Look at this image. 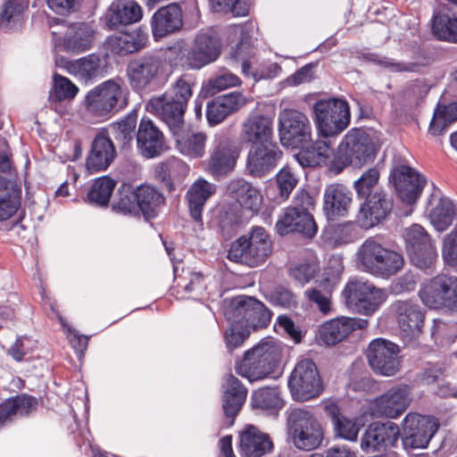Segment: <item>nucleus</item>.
Listing matches in <instances>:
<instances>
[{
    "label": "nucleus",
    "instance_id": "10",
    "mask_svg": "<svg viewBox=\"0 0 457 457\" xmlns=\"http://www.w3.org/2000/svg\"><path fill=\"white\" fill-rule=\"evenodd\" d=\"M419 295L430 309L457 312V277L436 276L422 285Z\"/></svg>",
    "mask_w": 457,
    "mask_h": 457
},
{
    "label": "nucleus",
    "instance_id": "43",
    "mask_svg": "<svg viewBox=\"0 0 457 457\" xmlns=\"http://www.w3.org/2000/svg\"><path fill=\"white\" fill-rule=\"evenodd\" d=\"M250 27L253 28L252 23L235 25L231 28L229 37H233L235 39L240 37V41L237 44L235 48L232 47L230 54L232 58L242 61V71L245 75H253L255 77V74L251 71V62L245 59L251 50Z\"/></svg>",
    "mask_w": 457,
    "mask_h": 457
},
{
    "label": "nucleus",
    "instance_id": "27",
    "mask_svg": "<svg viewBox=\"0 0 457 457\" xmlns=\"http://www.w3.org/2000/svg\"><path fill=\"white\" fill-rule=\"evenodd\" d=\"M391 177L399 197L407 204L416 202L426 185V179L406 165L397 167Z\"/></svg>",
    "mask_w": 457,
    "mask_h": 457
},
{
    "label": "nucleus",
    "instance_id": "54",
    "mask_svg": "<svg viewBox=\"0 0 457 457\" xmlns=\"http://www.w3.org/2000/svg\"><path fill=\"white\" fill-rule=\"evenodd\" d=\"M240 79L228 70H222L211 78L203 87L206 95L213 96L222 90L240 85Z\"/></svg>",
    "mask_w": 457,
    "mask_h": 457
},
{
    "label": "nucleus",
    "instance_id": "24",
    "mask_svg": "<svg viewBox=\"0 0 457 457\" xmlns=\"http://www.w3.org/2000/svg\"><path fill=\"white\" fill-rule=\"evenodd\" d=\"M394 308L402 340H416L421 333L424 322V312L421 307L414 301L405 300L397 301Z\"/></svg>",
    "mask_w": 457,
    "mask_h": 457
},
{
    "label": "nucleus",
    "instance_id": "50",
    "mask_svg": "<svg viewBox=\"0 0 457 457\" xmlns=\"http://www.w3.org/2000/svg\"><path fill=\"white\" fill-rule=\"evenodd\" d=\"M454 215L453 202L445 197L439 198L429 213L431 223L437 231H445L453 223Z\"/></svg>",
    "mask_w": 457,
    "mask_h": 457
},
{
    "label": "nucleus",
    "instance_id": "53",
    "mask_svg": "<svg viewBox=\"0 0 457 457\" xmlns=\"http://www.w3.org/2000/svg\"><path fill=\"white\" fill-rule=\"evenodd\" d=\"M79 87L68 78L54 73L49 98L53 102L71 101L79 93Z\"/></svg>",
    "mask_w": 457,
    "mask_h": 457
},
{
    "label": "nucleus",
    "instance_id": "37",
    "mask_svg": "<svg viewBox=\"0 0 457 457\" xmlns=\"http://www.w3.org/2000/svg\"><path fill=\"white\" fill-rule=\"evenodd\" d=\"M239 447L242 457H262L272 450L273 444L269 435L250 425L240 435Z\"/></svg>",
    "mask_w": 457,
    "mask_h": 457
},
{
    "label": "nucleus",
    "instance_id": "47",
    "mask_svg": "<svg viewBox=\"0 0 457 457\" xmlns=\"http://www.w3.org/2000/svg\"><path fill=\"white\" fill-rule=\"evenodd\" d=\"M136 197L140 211L147 216H154L156 209L164 204V196L151 185H140L136 187Z\"/></svg>",
    "mask_w": 457,
    "mask_h": 457
},
{
    "label": "nucleus",
    "instance_id": "58",
    "mask_svg": "<svg viewBox=\"0 0 457 457\" xmlns=\"http://www.w3.org/2000/svg\"><path fill=\"white\" fill-rule=\"evenodd\" d=\"M113 208L124 214L137 212L139 209V203L136 197V188L123 186L120 190L119 200L114 204Z\"/></svg>",
    "mask_w": 457,
    "mask_h": 457
},
{
    "label": "nucleus",
    "instance_id": "45",
    "mask_svg": "<svg viewBox=\"0 0 457 457\" xmlns=\"http://www.w3.org/2000/svg\"><path fill=\"white\" fill-rule=\"evenodd\" d=\"M252 406L270 414H276L282 409L284 403L278 387H262L254 391L251 397Z\"/></svg>",
    "mask_w": 457,
    "mask_h": 457
},
{
    "label": "nucleus",
    "instance_id": "26",
    "mask_svg": "<svg viewBox=\"0 0 457 457\" xmlns=\"http://www.w3.org/2000/svg\"><path fill=\"white\" fill-rule=\"evenodd\" d=\"M398 345H369L366 351L369 364L377 374L394 376L401 367Z\"/></svg>",
    "mask_w": 457,
    "mask_h": 457
},
{
    "label": "nucleus",
    "instance_id": "40",
    "mask_svg": "<svg viewBox=\"0 0 457 457\" xmlns=\"http://www.w3.org/2000/svg\"><path fill=\"white\" fill-rule=\"evenodd\" d=\"M216 193V185L199 178L188 188L186 198L191 217L202 223V213L206 202Z\"/></svg>",
    "mask_w": 457,
    "mask_h": 457
},
{
    "label": "nucleus",
    "instance_id": "21",
    "mask_svg": "<svg viewBox=\"0 0 457 457\" xmlns=\"http://www.w3.org/2000/svg\"><path fill=\"white\" fill-rule=\"evenodd\" d=\"M282 154L274 142L252 145L246 155L245 170L253 178L265 177L277 167Z\"/></svg>",
    "mask_w": 457,
    "mask_h": 457
},
{
    "label": "nucleus",
    "instance_id": "59",
    "mask_svg": "<svg viewBox=\"0 0 457 457\" xmlns=\"http://www.w3.org/2000/svg\"><path fill=\"white\" fill-rule=\"evenodd\" d=\"M278 196L287 200L298 183V179L289 167L282 168L276 176Z\"/></svg>",
    "mask_w": 457,
    "mask_h": 457
},
{
    "label": "nucleus",
    "instance_id": "61",
    "mask_svg": "<svg viewBox=\"0 0 457 457\" xmlns=\"http://www.w3.org/2000/svg\"><path fill=\"white\" fill-rule=\"evenodd\" d=\"M442 255L445 262L457 270V226L445 237Z\"/></svg>",
    "mask_w": 457,
    "mask_h": 457
},
{
    "label": "nucleus",
    "instance_id": "64",
    "mask_svg": "<svg viewBox=\"0 0 457 457\" xmlns=\"http://www.w3.org/2000/svg\"><path fill=\"white\" fill-rule=\"evenodd\" d=\"M317 270L315 264L303 263L291 269V276L301 285L308 283L314 276Z\"/></svg>",
    "mask_w": 457,
    "mask_h": 457
},
{
    "label": "nucleus",
    "instance_id": "51",
    "mask_svg": "<svg viewBox=\"0 0 457 457\" xmlns=\"http://www.w3.org/2000/svg\"><path fill=\"white\" fill-rule=\"evenodd\" d=\"M432 30L440 40L457 43V16L438 13L434 17Z\"/></svg>",
    "mask_w": 457,
    "mask_h": 457
},
{
    "label": "nucleus",
    "instance_id": "30",
    "mask_svg": "<svg viewBox=\"0 0 457 457\" xmlns=\"http://www.w3.org/2000/svg\"><path fill=\"white\" fill-rule=\"evenodd\" d=\"M116 157L112 138L105 132L99 133L94 139L87 157L86 167L89 173L105 170Z\"/></svg>",
    "mask_w": 457,
    "mask_h": 457
},
{
    "label": "nucleus",
    "instance_id": "28",
    "mask_svg": "<svg viewBox=\"0 0 457 457\" xmlns=\"http://www.w3.org/2000/svg\"><path fill=\"white\" fill-rule=\"evenodd\" d=\"M143 17L142 7L136 0H114L108 6L104 21L111 29L137 23Z\"/></svg>",
    "mask_w": 457,
    "mask_h": 457
},
{
    "label": "nucleus",
    "instance_id": "14",
    "mask_svg": "<svg viewBox=\"0 0 457 457\" xmlns=\"http://www.w3.org/2000/svg\"><path fill=\"white\" fill-rule=\"evenodd\" d=\"M240 149L229 137L216 136L209 157L203 162L204 170L215 179L230 173L237 162Z\"/></svg>",
    "mask_w": 457,
    "mask_h": 457
},
{
    "label": "nucleus",
    "instance_id": "48",
    "mask_svg": "<svg viewBox=\"0 0 457 457\" xmlns=\"http://www.w3.org/2000/svg\"><path fill=\"white\" fill-rule=\"evenodd\" d=\"M332 148L326 140H318L298 154V161L302 166L315 167L330 157Z\"/></svg>",
    "mask_w": 457,
    "mask_h": 457
},
{
    "label": "nucleus",
    "instance_id": "57",
    "mask_svg": "<svg viewBox=\"0 0 457 457\" xmlns=\"http://www.w3.org/2000/svg\"><path fill=\"white\" fill-rule=\"evenodd\" d=\"M334 433L337 437L350 442H355L358 438L361 425L356 419H350L343 416L333 424Z\"/></svg>",
    "mask_w": 457,
    "mask_h": 457
},
{
    "label": "nucleus",
    "instance_id": "36",
    "mask_svg": "<svg viewBox=\"0 0 457 457\" xmlns=\"http://www.w3.org/2000/svg\"><path fill=\"white\" fill-rule=\"evenodd\" d=\"M182 12L177 4H170L158 9L152 17L151 26L154 37H162L182 27Z\"/></svg>",
    "mask_w": 457,
    "mask_h": 457
},
{
    "label": "nucleus",
    "instance_id": "25",
    "mask_svg": "<svg viewBox=\"0 0 457 457\" xmlns=\"http://www.w3.org/2000/svg\"><path fill=\"white\" fill-rule=\"evenodd\" d=\"M276 230L280 236L297 232L307 237H313L317 233V226L312 215L297 207H287L276 222Z\"/></svg>",
    "mask_w": 457,
    "mask_h": 457
},
{
    "label": "nucleus",
    "instance_id": "9",
    "mask_svg": "<svg viewBox=\"0 0 457 457\" xmlns=\"http://www.w3.org/2000/svg\"><path fill=\"white\" fill-rule=\"evenodd\" d=\"M314 122L323 137H336L350 123L348 104L338 98L322 99L313 105Z\"/></svg>",
    "mask_w": 457,
    "mask_h": 457
},
{
    "label": "nucleus",
    "instance_id": "11",
    "mask_svg": "<svg viewBox=\"0 0 457 457\" xmlns=\"http://www.w3.org/2000/svg\"><path fill=\"white\" fill-rule=\"evenodd\" d=\"M292 397L300 402L316 398L323 392L322 381L315 362L309 358L297 361L288 378Z\"/></svg>",
    "mask_w": 457,
    "mask_h": 457
},
{
    "label": "nucleus",
    "instance_id": "52",
    "mask_svg": "<svg viewBox=\"0 0 457 457\" xmlns=\"http://www.w3.org/2000/svg\"><path fill=\"white\" fill-rule=\"evenodd\" d=\"M148 37L140 29L133 30L116 37L114 46L117 54L125 55L141 50L145 46Z\"/></svg>",
    "mask_w": 457,
    "mask_h": 457
},
{
    "label": "nucleus",
    "instance_id": "20",
    "mask_svg": "<svg viewBox=\"0 0 457 457\" xmlns=\"http://www.w3.org/2000/svg\"><path fill=\"white\" fill-rule=\"evenodd\" d=\"M411 388L398 385L386 390L370 403L369 412L373 418L396 419L402 415L410 403Z\"/></svg>",
    "mask_w": 457,
    "mask_h": 457
},
{
    "label": "nucleus",
    "instance_id": "55",
    "mask_svg": "<svg viewBox=\"0 0 457 457\" xmlns=\"http://www.w3.org/2000/svg\"><path fill=\"white\" fill-rule=\"evenodd\" d=\"M115 185V181L108 177L96 179L88 193V200L97 205H106Z\"/></svg>",
    "mask_w": 457,
    "mask_h": 457
},
{
    "label": "nucleus",
    "instance_id": "6",
    "mask_svg": "<svg viewBox=\"0 0 457 457\" xmlns=\"http://www.w3.org/2000/svg\"><path fill=\"white\" fill-rule=\"evenodd\" d=\"M272 251L271 240L262 227H253L230 246L228 258L235 262L256 267L262 264Z\"/></svg>",
    "mask_w": 457,
    "mask_h": 457
},
{
    "label": "nucleus",
    "instance_id": "62",
    "mask_svg": "<svg viewBox=\"0 0 457 457\" xmlns=\"http://www.w3.org/2000/svg\"><path fill=\"white\" fill-rule=\"evenodd\" d=\"M277 324L279 328L294 340L295 343H300L306 334V330L303 329L301 326L295 324L290 318L285 315H280L278 318Z\"/></svg>",
    "mask_w": 457,
    "mask_h": 457
},
{
    "label": "nucleus",
    "instance_id": "35",
    "mask_svg": "<svg viewBox=\"0 0 457 457\" xmlns=\"http://www.w3.org/2000/svg\"><path fill=\"white\" fill-rule=\"evenodd\" d=\"M352 204V193L342 184L328 185L324 193L323 210L327 218L335 220L348 212Z\"/></svg>",
    "mask_w": 457,
    "mask_h": 457
},
{
    "label": "nucleus",
    "instance_id": "5",
    "mask_svg": "<svg viewBox=\"0 0 457 457\" xmlns=\"http://www.w3.org/2000/svg\"><path fill=\"white\" fill-rule=\"evenodd\" d=\"M283 358L281 345H254L236 364V371L250 381L260 380L271 374Z\"/></svg>",
    "mask_w": 457,
    "mask_h": 457
},
{
    "label": "nucleus",
    "instance_id": "31",
    "mask_svg": "<svg viewBox=\"0 0 457 457\" xmlns=\"http://www.w3.org/2000/svg\"><path fill=\"white\" fill-rule=\"evenodd\" d=\"M222 386L224 388L222 407L228 420L227 426L230 427L245 402L247 389L232 374L224 378Z\"/></svg>",
    "mask_w": 457,
    "mask_h": 457
},
{
    "label": "nucleus",
    "instance_id": "3",
    "mask_svg": "<svg viewBox=\"0 0 457 457\" xmlns=\"http://www.w3.org/2000/svg\"><path fill=\"white\" fill-rule=\"evenodd\" d=\"M195 81L188 74H183L172 82L160 96L147 103V110L160 117L166 124H174L184 119L187 103L193 96Z\"/></svg>",
    "mask_w": 457,
    "mask_h": 457
},
{
    "label": "nucleus",
    "instance_id": "63",
    "mask_svg": "<svg viewBox=\"0 0 457 457\" xmlns=\"http://www.w3.org/2000/svg\"><path fill=\"white\" fill-rule=\"evenodd\" d=\"M428 88L421 80L409 82L403 91V96L410 102H417L425 97Z\"/></svg>",
    "mask_w": 457,
    "mask_h": 457
},
{
    "label": "nucleus",
    "instance_id": "23",
    "mask_svg": "<svg viewBox=\"0 0 457 457\" xmlns=\"http://www.w3.org/2000/svg\"><path fill=\"white\" fill-rule=\"evenodd\" d=\"M175 139L178 151L190 159H200L204 156L207 135L185 126L184 119L174 124H167Z\"/></svg>",
    "mask_w": 457,
    "mask_h": 457
},
{
    "label": "nucleus",
    "instance_id": "46",
    "mask_svg": "<svg viewBox=\"0 0 457 457\" xmlns=\"http://www.w3.org/2000/svg\"><path fill=\"white\" fill-rule=\"evenodd\" d=\"M136 127V115H128L120 120L110 124L104 132L110 137H112L121 148H127L135 137Z\"/></svg>",
    "mask_w": 457,
    "mask_h": 457
},
{
    "label": "nucleus",
    "instance_id": "38",
    "mask_svg": "<svg viewBox=\"0 0 457 457\" xmlns=\"http://www.w3.org/2000/svg\"><path fill=\"white\" fill-rule=\"evenodd\" d=\"M62 66L71 75L88 82L104 75V70L101 58L96 54H88L73 61L62 59Z\"/></svg>",
    "mask_w": 457,
    "mask_h": 457
},
{
    "label": "nucleus",
    "instance_id": "34",
    "mask_svg": "<svg viewBox=\"0 0 457 457\" xmlns=\"http://www.w3.org/2000/svg\"><path fill=\"white\" fill-rule=\"evenodd\" d=\"M368 320L341 317L323 323L319 328V337L323 343H341L356 328H363Z\"/></svg>",
    "mask_w": 457,
    "mask_h": 457
},
{
    "label": "nucleus",
    "instance_id": "33",
    "mask_svg": "<svg viewBox=\"0 0 457 457\" xmlns=\"http://www.w3.org/2000/svg\"><path fill=\"white\" fill-rule=\"evenodd\" d=\"M137 145L143 156L154 158L164 150V136L152 120L142 119L137 133Z\"/></svg>",
    "mask_w": 457,
    "mask_h": 457
},
{
    "label": "nucleus",
    "instance_id": "32",
    "mask_svg": "<svg viewBox=\"0 0 457 457\" xmlns=\"http://www.w3.org/2000/svg\"><path fill=\"white\" fill-rule=\"evenodd\" d=\"M241 137L252 145L273 142V120L271 117L253 113L242 123Z\"/></svg>",
    "mask_w": 457,
    "mask_h": 457
},
{
    "label": "nucleus",
    "instance_id": "41",
    "mask_svg": "<svg viewBox=\"0 0 457 457\" xmlns=\"http://www.w3.org/2000/svg\"><path fill=\"white\" fill-rule=\"evenodd\" d=\"M227 192L243 208L253 212L262 205V196L259 190L243 179H231L227 185Z\"/></svg>",
    "mask_w": 457,
    "mask_h": 457
},
{
    "label": "nucleus",
    "instance_id": "1",
    "mask_svg": "<svg viewBox=\"0 0 457 457\" xmlns=\"http://www.w3.org/2000/svg\"><path fill=\"white\" fill-rule=\"evenodd\" d=\"M225 315L230 320L225 332L227 343H243L251 328H265L271 320V312L261 301L246 295L232 298Z\"/></svg>",
    "mask_w": 457,
    "mask_h": 457
},
{
    "label": "nucleus",
    "instance_id": "49",
    "mask_svg": "<svg viewBox=\"0 0 457 457\" xmlns=\"http://www.w3.org/2000/svg\"><path fill=\"white\" fill-rule=\"evenodd\" d=\"M457 120V103L438 104L434 112L433 119L428 129L434 136L440 135L453 122Z\"/></svg>",
    "mask_w": 457,
    "mask_h": 457
},
{
    "label": "nucleus",
    "instance_id": "13",
    "mask_svg": "<svg viewBox=\"0 0 457 457\" xmlns=\"http://www.w3.org/2000/svg\"><path fill=\"white\" fill-rule=\"evenodd\" d=\"M343 295L349 306L369 315L386 301L388 294L386 289L377 287L367 280L354 278L346 284Z\"/></svg>",
    "mask_w": 457,
    "mask_h": 457
},
{
    "label": "nucleus",
    "instance_id": "39",
    "mask_svg": "<svg viewBox=\"0 0 457 457\" xmlns=\"http://www.w3.org/2000/svg\"><path fill=\"white\" fill-rule=\"evenodd\" d=\"M246 104L241 94H228L212 100L207 106L206 117L210 125L222 122L228 115L238 111Z\"/></svg>",
    "mask_w": 457,
    "mask_h": 457
},
{
    "label": "nucleus",
    "instance_id": "7",
    "mask_svg": "<svg viewBox=\"0 0 457 457\" xmlns=\"http://www.w3.org/2000/svg\"><path fill=\"white\" fill-rule=\"evenodd\" d=\"M375 157V146L370 137L360 129H351L338 145L331 170L340 173L349 165L362 166Z\"/></svg>",
    "mask_w": 457,
    "mask_h": 457
},
{
    "label": "nucleus",
    "instance_id": "56",
    "mask_svg": "<svg viewBox=\"0 0 457 457\" xmlns=\"http://www.w3.org/2000/svg\"><path fill=\"white\" fill-rule=\"evenodd\" d=\"M379 177V170L375 167L370 168L364 171L353 183V187L358 196L364 198L373 195V191L378 183Z\"/></svg>",
    "mask_w": 457,
    "mask_h": 457
},
{
    "label": "nucleus",
    "instance_id": "4",
    "mask_svg": "<svg viewBox=\"0 0 457 457\" xmlns=\"http://www.w3.org/2000/svg\"><path fill=\"white\" fill-rule=\"evenodd\" d=\"M356 262L361 270L381 278L397 274L404 265L400 253L385 247L373 238L365 240L359 247Z\"/></svg>",
    "mask_w": 457,
    "mask_h": 457
},
{
    "label": "nucleus",
    "instance_id": "17",
    "mask_svg": "<svg viewBox=\"0 0 457 457\" xmlns=\"http://www.w3.org/2000/svg\"><path fill=\"white\" fill-rule=\"evenodd\" d=\"M52 35L56 46L72 54L88 51L95 42V30L83 22L57 25L52 30Z\"/></svg>",
    "mask_w": 457,
    "mask_h": 457
},
{
    "label": "nucleus",
    "instance_id": "16",
    "mask_svg": "<svg viewBox=\"0 0 457 457\" xmlns=\"http://www.w3.org/2000/svg\"><path fill=\"white\" fill-rule=\"evenodd\" d=\"M221 54V43L216 32H198L187 53L182 57L184 64L192 70H200L214 62Z\"/></svg>",
    "mask_w": 457,
    "mask_h": 457
},
{
    "label": "nucleus",
    "instance_id": "60",
    "mask_svg": "<svg viewBox=\"0 0 457 457\" xmlns=\"http://www.w3.org/2000/svg\"><path fill=\"white\" fill-rule=\"evenodd\" d=\"M378 63L381 67L387 70L390 72H409V73H418L420 71L421 68L424 66L423 63L420 62H405V61H397L392 58H383L378 61Z\"/></svg>",
    "mask_w": 457,
    "mask_h": 457
},
{
    "label": "nucleus",
    "instance_id": "15",
    "mask_svg": "<svg viewBox=\"0 0 457 457\" xmlns=\"http://www.w3.org/2000/svg\"><path fill=\"white\" fill-rule=\"evenodd\" d=\"M437 420L430 416L419 413H408L403 422L402 442L405 449L426 448L438 430Z\"/></svg>",
    "mask_w": 457,
    "mask_h": 457
},
{
    "label": "nucleus",
    "instance_id": "29",
    "mask_svg": "<svg viewBox=\"0 0 457 457\" xmlns=\"http://www.w3.org/2000/svg\"><path fill=\"white\" fill-rule=\"evenodd\" d=\"M357 221L363 228H370L384 220L392 210V201L382 191L375 190L373 195L364 197Z\"/></svg>",
    "mask_w": 457,
    "mask_h": 457
},
{
    "label": "nucleus",
    "instance_id": "42",
    "mask_svg": "<svg viewBox=\"0 0 457 457\" xmlns=\"http://www.w3.org/2000/svg\"><path fill=\"white\" fill-rule=\"evenodd\" d=\"M37 406V400L34 396L20 395L8 398L0 404V428L12 420L15 416L28 415Z\"/></svg>",
    "mask_w": 457,
    "mask_h": 457
},
{
    "label": "nucleus",
    "instance_id": "8",
    "mask_svg": "<svg viewBox=\"0 0 457 457\" xmlns=\"http://www.w3.org/2000/svg\"><path fill=\"white\" fill-rule=\"evenodd\" d=\"M287 434L294 445L303 451L318 448L323 439V430L315 415L306 409L292 410L287 420Z\"/></svg>",
    "mask_w": 457,
    "mask_h": 457
},
{
    "label": "nucleus",
    "instance_id": "22",
    "mask_svg": "<svg viewBox=\"0 0 457 457\" xmlns=\"http://www.w3.org/2000/svg\"><path fill=\"white\" fill-rule=\"evenodd\" d=\"M400 436L399 427L392 422H373L368 426L361 439V448L367 453L385 451L395 446Z\"/></svg>",
    "mask_w": 457,
    "mask_h": 457
},
{
    "label": "nucleus",
    "instance_id": "19",
    "mask_svg": "<svg viewBox=\"0 0 457 457\" xmlns=\"http://www.w3.org/2000/svg\"><path fill=\"white\" fill-rule=\"evenodd\" d=\"M165 63L155 54H147L131 60L127 68V76L130 86L143 90L157 81L163 74Z\"/></svg>",
    "mask_w": 457,
    "mask_h": 457
},
{
    "label": "nucleus",
    "instance_id": "18",
    "mask_svg": "<svg viewBox=\"0 0 457 457\" xmlns=\"http://www.w3.org/2000/svg\"><path fill=\"white\" fill-rule=\"evenodd\" d=\"M403 237L412 263L420 270L429 269L436 258V249L423 227L413 224L405 228Z\"/></svg>",
    "mask_w": 457,
    "mask_h": 457
},
{
    "label": "nucleus",
    "instance_id": "2",
    "mask_svg": "<svg viewBox=\"0 0 457 457\" xmlns=\"http://www.w3.org/2000/svg\"><path fill=\"white\" fill-rule=\"evenodd\" d=\"M128 96L129 90L122 79L105 80L85 96L83 104L86 114L96 120H107L128 105Z\"/></svg>",
    "mask_w": 457,
    "mask_h": 457
},
{
    "label": "nucleus",
    "instance_id": "44",
    "mask_svg": "<svg viewBox=\"0 0 457 457\" xmlns=\"http://www.w3.org/2000/svg\"><path fill=\"white\" fill-rule=\"evenodd\" d=\"M27 9V0H4L0 7V29L8 31L21 27Z\"/></svg>",
    "mask_w": 457,
    "mask_h": 457
},
{
    "label": "nucleus",
    "instance_id": "12",
    "mask_svg": "<svg viewBox=\"0 0 457 457\" xmlns=\"http://www.w3.org/2000/svg\"><path fill=\"white\" fill-rule=\"evenodd\" d=\"M278 132L282 145L299 147L312 137L311 121L304 112L285 108L278 112Z\"/></svg>",
    "mask_w": 457,
    "mask_h": 457
}]
</instances>
